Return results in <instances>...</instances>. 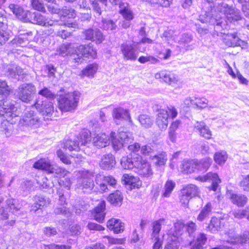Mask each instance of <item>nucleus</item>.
<instances>
[{
  "mask_svg": "<svg viewBox=\"0 0 249 249\" xmlns=\"http://www.w3.org/2000/svg\"><path fill=\"white\" fill-rule=\"evenodd\" d=\"M12 90L5 81L0 80V95L6 97L10 94Z\"/></svg>",
  "mask_w": 249,
  "mask_h": 249,
  "instance_id": "obj_51",
  "label": "nucleus"
},
{
  "mask_svg": "<svg viewBox=\"0 0 249 249\" xmlns=\"http://www.w3.org/2000/svg\"><path fill=\"white\" fill-rule=\"evenodd\" d=\"M116 161L114 156L107 154L103 156L100 162V167L103 169L109 170L114 166Z\"/></svg>",
  "mask_w": 249,
  "mask_h": 249,
  "instance_id": "obj_26",
  "label": "nucleus"
},
{
  "mask_svg": "<svg viewBox=\"0 0 249 249\" xmlns=\"http://www.w3.org/2000/svg\"><path fill=\"white\" fill-rule=\"evenodd\" d=\"M197 160H184L181 165V172L184 174H191L195 172L197 168Z\"/></svg>",
  "mask_w": 249,
  "mask_h": 249,
  "instance_id": "obj_28",
  "label": "nucleus"
},
{
  "mask_svg": "<svg viewBox=\"0 0 249 249\" xmlns=\"http://www.w3.org/2000/svg\"><path fill=\"white\" fill-rule=\"evenodd\" d=\"M97 69L98 65L96 64H89L81 71L80 75L81 76L93 77Z\"/></svg>",
  "mask_w": 249,
  "mask_h": 249,
  "instance_id": "obj_39",
  "label": "nucleus"
},
{
  "mask_svg": "<svg viewBox=\"0 0 249 249\" xmlns=\"http://www.w3.org/2000/svg\"><path fill=\"white\" fill-rule=\"evenodd\" d=\"M107 228L114 231L115 233H119L123 232L124 229V224L120 220L111 218L107 222Z\"/></svg>",
  "mask_w": 249,
  "mask_h": 249,
  "instance_id": "obj_24",
  "label": "nucleus"
},
{
  "mask_svg": "<svg viewBox=\"0 0 249 249\" xmlns=\"http://www.w3.org/2000/svg\"><path fill=\"white\" fill-rule=\"evenodd\" d=\"M118 138L126 145L129 142H131L132 140L129 136V134L125 132H120Z\"/></svg>",
  "mask_w": 249,
  "mask_h": 249,
  "instance_id": "obj_64",
  "label": "nucleus"
},
{
  "mask_svg": "<svg viewBox=\"0 0 249 249\" xmlns=\"http://www.w3.org/2000/svg\"><path fill=\"white\" fill-rule=\"evenodd\" d=\"M164 219L161 218L152 223V232L151 236L153 238L156 239L159 238V234L161 230V225L164 223Z\"/></svg>",
  "mask_w": 249,
  "mask_h": 249,
  "instance_id": "obj_40",
  "label": "nucleus"
},
{
  "mask_svg": "<svg viewBox=\"0 0 249 249\" xmlns=\"http://www.w3.org/2000/svg\"><path fill=\"white\" fill-rule=\"evenodd\" d=\"M115 132H111L110 133V137L111 138L112 146L115 151H117L121 149L123 147L125 146L126 144L118 138L115 137Z\"/></svg>",
  "mask_w": 249,
  "mask_h": 249,
  "instance_id": "obj_47",
  "label": "nucleus"
},
{
  "mask_svg": "<svg viewBox=\"0 0 249 249\" xmlns=\"http://www.w3.org/2000/svg\"><path fill=\"white\" fill-rule=\"evenodd\" d=\"M175 186L176 184L174 182L171 180H168L164 185V192L162 194V196L165 197H169Z\"/></svg>",
  "mask_w": 249,
  "mask_h": 249,
  "instance_id": "obj_50",
  "label": "nucleus"
},
{
  "mask_svg": "<svg viewBox=\"0 0 249 249\" xmlns=\"http://www.w3.org/2000/svg\"><path fill=\"white\" fill-rule=\"evenodd\" d=\"M139 121L141 124L145 127H150L153 124L151 118L145 114L140 115L139 117Z\"/></svg>",
  "mask_w": 249,
  "mask_h": 249,
  "instance_id": "obj_57",
  "label": "nucleus"
},
{
  "mask_svg": "<svg viewBox=\"0 0 249 249\" xmlns=\"http://www.w3.org/2000/svg\"><path fill=\"white\" fill-rule=\"evenodd\" d=\"M196 230V226L193 222H189L186 226L185 234H188L191 238L195 237V233Z\"/></svg>",
  "mask_w": 249,
  "mask_h": 249,
  "instance_id": "obj_54",
  "label": "nucleus"
},
{
  "mask_svg": "<svg viewBox=\"0 0 249 249\" xmlns=\"http://www.w3.org/2000/svg\"><path fill=\"white\" fill-rule=\"evenodd\" d=\"M155 77L156 79L162 80L172 86H175L178 81V78L177 75L167 71H161L156 73Z\"/></svg>",
  "mask_w": 249,
  "mask_h": 249,
  "instance_id": "obj_10",
  "label": "nucleus"
},
{
  "mask_svg": "<svg viewBox=\"0 0 249 249\" xmlns=\"http://www.w3.org/2000/svg\"><path fill=\"white\" fill-rule=\"evenodd\" d=\"M8 75L13 78L19 80V76L23 74V70L19 67L12 65L7 69Z\"/></svg>",
  "mask_w": 249,
  "mask_h": 249,
  "instance_id": "obj_36",
  "label": "nucleus"
},
{
  "mask_svg": "<svg viewBox=\"0 0 249 249\" xmlns=\"http://www.w3.org/2000/svg\"><path fill=\"white\" fill-rule=\"evenodd\" d=\"M212 162L210 158L202 159L200 161L197 160V168L196 170L205 172L207 170Z\"/></svg>",
  "mask_w": 249,
  "mask_h": 249,
  "instance_id": "obj_43",
  "label": "nucleus"
},
{
  "mask_svg": "<svg viewBox=\"0 0 249 249\" xmlns=\"http://www.w3.org/2000/svg\"><path fill=\"white\" fill-rule=\"evenodd\" d=\"M174 229L170 230L167 234L168 236L176 237L178 239L179 237L181 238V236H183V233L185 228V224L182 221L178 220L174 224Z\"/></svg>",
  "mask_w": 249,
  "mask_h": 249,
  "instance_id": "obj_18",
  "label": "nucleus"
},
{
  "mask_svg": "<svg viewBox=\"0 0 249 249\" xmlns=\"http://www.w3.org/2000/svg\"><path fill=\"white\" fill-rule=\"evenodd\" d=\"M116 22L117 20L103 18L102 20L103 28L106 31L116 30L117 28Z\"/></svg>",
  "mask_w": 249,
  "mask_h": 249,
  "instance_id": "obj_41",
  "label": "nucleus"
},
{
  "mask_svg": "<svg viewBox=\"0 0 249 249\" xmlns=\"http://www.w3.org/2000/svg\"><path fill=\"white\" fill-rule=\"evenodd\" d=\"M83 33L86 39L95 41L97 44L101 43L104 39L102 33L97 28L86 30Z\"/></svg>",
  "mask_w": 249,
  "mask_h": 249,
  "instance_id": "obj_13",
  "label": "nucleus"
},
{
  "mask_svg": "<svg viewBox=\"0 0 249 249\" xmlns=\"http://www.w3.org/2000/svg\"><path fill=\"white\" fill-rule=\"evenodd\" d=\"M112 114L114 118L117 120H128L130 119V115L128 111L122 107L114 109Z\"/></svg>",
  "mask_w": 249,
  "mask_h": 249,
  "instance_id": "obj_34",
  "label": "nucleus"
},
{
  "mask_svg": "<svg viewBox=\"0 0 249 249\" xmlns=\"http://www.w3.org/2000/svg\"><path fill=\"white\" fill-rule=\"evenodd\" d=\"M17 110V107L14 105H9L7 101L3 102V106L0 109V116H3L6 119L2 121L0 124V133L5 137H9L13 134L14 126L9 122L11 119L18 116L16 112Z\"/></svg>",
  "mask_w": 249,
  "mask_h": 249,
  "instance_id": "obj_1",
  "label": "nucleus"
},
{
  "mask_svg": "<svg viewBox=\"0 0 249 249\" xmlns=\"http://www.w3.org/2000/svg\"><path fill=\"white\" fill-rule=\"evenodd\" d=\"M34 204L31 206V211L36 212L38 210L49 205L51 201L49 198L45 197L41 195H36L33 197Z\"/></svg>",
  "mask_w": 249,
  "mask_h": 249,
  "instance_id": "obj_19",
  "label": "nucleus"
},
{
  "mask_svg": "<svg viewBox=\"0 0 249 249\" xmlns=\"http://www.w3.org/2000/svg\"><path fill=\"white\" fill-rule=\"evenodd\" d=\"M45 17L38 12L32 13L29 11L27 20L25 22H29L34 24L43 26L45 24Z\"/></svg>",
  "mask_w": 249,
  "mask_h": 249,
  "instance_id": "obj_27",
  "label": "nucleus"
},
{
  "mask_svg": "<svg viewBox=\"0 0 249 249\" xmlns=\"http://www.w3.org/2000/svg\"><path fill=\"white\" fill-rule=\"evenodd\" d=\"M92 142L94 146L98 148H103L109 145L110 138L104 133L98 134L92 138Z\"/></svg>",
  "mask_w": 249,
  "mask_h": 249,
  "instance_id": "obj_20",
  "label": "nucleus"
},
{
  "mask_svg": "<svg viewBox=\"0 0 249 249\" xmlns=\"http://www.w3.org/2000/svg\"><path fill=\"white\" fill-rule=\"evenodd\" d=\"M135 171L140 176L144 178H149L153 174V171L150 164L145 160H143L141 156V159L136 163V167Z\"/></svg>",
  "mask_w": 249,
  "mask_h": 249,
  "instance_id": "obj_9",
  "label": "nucleus"
},
{
  "mask_svg": "<svg viewBox=\"0 0 249 249\" xmlns=\"http://www.w3.org/2000/svg\"><path fill=\"white\" fill-rule=\"evenodd\" d=\"M53 213L55 214H62L67 217L70 216L71 214L69 208H67L65 206L54 207Z\"/></svg>",
  "mask_w": 249,
  "mask_h": 249,
  "instance_id": "obj_55",
  "label": "nucleus"
},
{
  "mask_svg": "<svg viewBox=\"0 0 249 249\" xmlns=\"http://www.w3.org/2000/svg\"><path fill=\"white\" fill-rule=\"evenodd\" d=\"M52 164L50 160L46 159H41L34 164L33 167L36 169L44 170L49 172Z\"/></svg>",
  "mask_w": 249,
  "mask_h": 249,
  "instance_id": "obj_38",
  "label": "nucleus"
},
{
  "mask_svg": "<svg viewBox=\"0 0 249 249\" xmlns=\"http://www.w3.org/2000/svg\"><path fill=\"white\" fill-rule=\"evenodd\" d=\"M6 206L13 213L18 212L19 209L18 205L16 204V201L13 199H7L6 201Z\"/></svg>",
  "mask_w": 249,
  "mask_h": 249,
  "instance_id": "obj_61",
  "label": "nucleus"
},
{
  "mask_svg": "<svg viewBox=\"0 0 249 249\" xmlns=\"http://www.w3.org/2000/svg\"><path fill=\"white\" fill-rule=\"evenodd\" d=\"M232 203L238 207L244 206L247 202L248 197L243 194H232L230 196Z\"/></svg>",
  "mask_w": 249,
  "mask_h": 249,
  "instance_id": "obj_32",
  "label": "nucleus"
},
{
  "mask_svg": "<svg viewBox=\"0 0 249 249\" xmlns=\"http://www.w3.org/2000/svg\"><path fill=\"white\" fill-rule=\"evenodd\" d=\"M240 185L244 191L249 192V174L244 176L240 182Z\"/></svg>",
  "mask_w": 249,
  "mask_h": 249,
  "instance_id": "obj_63",
  "label": "nucleus"
},
{
  "mask_svg": "<svg viewBox=\"0 0 249 249\" xmlns=\"http://www.w3.org/2000/svg\"><path fill=\"white\" fill-rule=\"evenodd\" d=\"M181 49L185 51H192L196 47L193 36L191 34L184 33L180 35L178 41Z\"/></svg>",
  "mask_w": 249,
  "mask_h": 249,
  "instance_id": "obj_8",
  "label": "nucleus"
},
{
  "mask_svg": "<svg viewBox=\"0 0 249 249\" xmlns=\"http://www.w3.org/2000/svg\"><path fill=\"white\" fill-rule=\"evenodd\" d=\"M138 61L141 63H145L146 62H150L151 64H156L159 62V60L153 56L147 55L140 56Z\"/></svg>",
  "mask_w": 249,
  "mask_h": 249,
  "instance_id": "obj_60",
  "label": "nucleus"
},
{
  "mask_svg": "<svg viewBox=\"0 0 249 249\" xmlns=\"http://www.w3.org/2000/svg\"><path fill=\"white\" fill-rule=\"evenodd\" d=\"M58 13L64 17H68V18H73L75 16V10L71 8L64 7L61 9H58Z\"/></svg>",
  "mask_w": 249,
  "mask_h": 249,
  "instance_id": "obj_52",
  "label": "nucleus"
},
{
  "mask_svg": "<svg viewBox=\"0 0 249 249\" xmlns=\"http://www.w3.org/2000/svg\"><path fill=\"white\" fill-rule=\"evenodd\" d=\"M26 35L28 36H31L33 35V33L31 31H29L26 33L21 34L20 35L23 36L15 38L12 41V43L17 45L22 46L25 42L28 41V39L24 36Z\"/></svg>",
  "mask_w": 249,
  "mask_h": 249,
  "instance_id": "obj_48",
  "label": "nucleus"
},
{
  "mask_svg": "<svg viewBox=\"0 0 249 249\" xmlns=\"http://www.w3.org/2000/svg\"><path fill=\"white\" fill-rule=\"evenodd\" d=\"M150 159L155 166H163L167 160V155L165 152H161L157 154L155 153Z\"/></svg>",
  "mask_w": 249,
  "mask_h": 249,
  "instance_id": "obj_30",
  "label": "nucleus"
},
{
  "mask_svg": "<svg viewBox=\"0 0 249 249\" xmlns=\"http://www.w3.org/2000/svg\"><path fill=\"white\" fill-rule=\"evenodd\" d=\"M119 13L125 19L131 20L134 18L133 14L127 3L120 4Z\"/></svg>",
  "mask_w": 249,
  "mask_h": 249,
  "instance_id": "obj_35",
  "label": "nucleus"
},
{
  "mask_svg": "<svg viewBox=\"0 0 249 249\" xmlns=\"http://www.w3.org/2000/svg\"><path fill=\"white\" fill-rule=\"evenodd\" d=\"M196 179L201 182H212V189L214 191L217 190L219 187L218 184L221 182L218 175L212 172H209L203 176H199L196 178Z\"/></svg>",
  "mask_w": 249,
  "mask_h": 249,
  "instance_id": "obj_14",
  "label": "nucleus"
},
{
  "mask_svg": "<svg viewBox=\"0 0 249 249\" xmlns=\"http://www.w3.org/2000/svg\"><path fill=\"white\" fill-rule=\"evenodd\" d=\"M36 93V88L33 84L24 83L18 87L16 96L22 102L30 103L33 100Z\"/></svg>",
  "mask_w": 249,
  "mask_h": 249,
  "instance_id": "obj_4",
  "label": "nucleus"
},
{
  "mask_svg": "<svg viewBox=\"0 0 249 249\" xmlns=\"http://www.w3.org/2000/svg\"><path fill=\"white\" fill-rule=\"evenodd\" d=\"M80 141L81 145H86L90 142V133L88 130H85L81 132L80 134Z\"/></svg>",
  "mask_w": 249,
  "mask_h": 249,
  "instance_id": "obj_56",
  "label": "nucleus"
},
{
  "mask_svg": "<svg viewBox=\"0 0 249 249\" xmlns=\"http://www.w3.org/2000/svg\"><path fill=\"white\" fill-rule=\"evenodd\" d=\"M167 240V242L164 249H178L179 246L178 239H177L176 237L168 236Z\"/></svg>",
  "mask_w": 249,
  "mask_h": 249,
  "instance_id": "obj_45",
  "label": "nucleus"
},
{
  "mask_svg": "<svg viewBox=\"0 0 249 249\" xmlns=\"http://www.w3.org/2000/svg\"><path fill=\"white\" fill-rule=\"evenodd\" d=\"M106 208V202L105 201H101L98 205L94 209V217L96 221L99 223H103L106 215L105 212Z\"/></svg>",
  "mask_w": 249,
  "mask_h": 249,
  "instance_id": "obj_25",
  "label": "nucleus"
},
{
  "mask_svg": "<svg viewBox=\"0 0 249 249\" xmlns=\"http://www.w3.org/2000/svg\"><path fill=\"white\" fill-rule=\"evenodd\" d=\"M194 129L197 132L201 137L206 139H210L212 133L209 127L206 125L203 121H196L194 124Z\"/></svg>",
  "mask_w": 249,
  "mask_h": 249,
  "instance_id": "obj_17",
  "label": "nucleus"
},
{
  "mask_svg": "<svg viewBox=\"0 0 249 249\" xmlns=\"http://www.w3.org/2000/svg\"><path fill=\"white\" fill-rule=\"evenodd\" d=\"M121 51L123 54L124 58L127 60H135L138 56L136 50L131 44H122L121 46Z\"/></svg>",
  "mask_w": 249,
  "mask_h": 249,
  "instance_id": "obj_16",
  "label": "nucleus"
},
{
  "mask_svg": "<svg viewBox=\"0 0 249 249\" xmlns=\"http://www.w3.org/2000/svg\"><path fill=\"white\" fill-rule=\"evenodd\" d=\"M224 219L213 217L207 228L211 232L214 233L220 230L224 226Z\"/></svg>",
  "mask_w": 249,
  "mask_h": 249,
  "instance_id": "obj_29",
  "label": "nucleus"
},
{
  "mask_svg": "<svg viewBox=\"0 0 249 249\" xmlns=\"http://www.w3.org/2000/svg\"><path fill=\"white\" fill-rule=\"evenodd\" d=\"M139 159H141V156L140 155L130 154L123 157L120 161L121 166L124 169H135L136 163Z\"/></svg>",
  "mask_w": 249,
  "mask_h": 249,
  "instance_id": "obj_12",
  "label": "nucleus"
},
{
  "mask_svg": "<svg viewBox=\"0 0 249 249\" xmlns=\"http://www.w3.org/2000/svg\"><path fill=\"white\" fill-rule=\"evenodd\" d=\"M207 241L206 234L204 233H199L193 238V240L190 242L191 249H203Z\"/></svg>",
  "mask_w": 249,
  "mask_h": 249,
  "instance_id": "obj_21",
  "label": "nucleus"
},
{
  "mask_svg": "<svg viewBox=\"0 0 249 249\" xmlns=\"http://www.w3.org/2000/svg\"><path fill=\"white\" fill-rule=\"evenodd\" d=\"M75 53H76L73 55V59L77 63H81L83 57H95L96 54V51L89 45H80L76 48Z\"/></svg>",
  "mask_w": 249,
  "mask_h": 249,
  "instance_id": "obj_5",
  "label": "nucleus"
},
{
  "mask_svg": "<svg viewBox=\"0 0 249 249\" xmlns=\"http://www.w3.org/2000/svg\"><path fill=\"white\" fill-rule=\"evenodd\" d=\"M77 187L85 193H90L94 188V183L92 178L88 175H83L77 181Z\"/></svg>",
  "mask_w": 249,
  "mask_h": 249,
  "instance_id": "obj_11",
  "label": "nucleus"
},
{
  "mask_svg": "<svg viewBox=\"0 0 249 249\" xmlns=\"http://www.w3.org/2000/svg\"><path fill=\"white\" fill-rule=\"evenodd\" d=\"M99 178H100L101 181L104 179V181L106 182L110 186H113L116 184V180L115 179L111 176L104 177L103 175H97L96 178V184L99 183Z\"/></svg>",
  "mask_w": 249,
  "mask_h": 249,
  "instance_id": "obj_53",
  "label": "nucleus"
},
{
  "mask_svg": "<svg viewBox=\"0 0 249 249\" xmlns=\"http://www.w3.org/2000/svg\"><path fill=\"white\" fill-rule=\"evenodd\" d=\"M78 137H74L73 139H69L64 142V148L69 151H78L79 149V142Z\"/></svg>",
  "mask_w": 249,
  "mask_h": 249,
  "instance_id": "obj_33",
  "label": "nucleus"
},
{
  "mask_svg": "<svg viewBox=\"0 0 249 249\" xmlns=\"http://www.w3.org/2000/svg\"><path fill=\"white\" fill-rule=\"evenodd\" d=\"M168 113L166 110H160L158 113L156 119V124L160 130L165 129L168 124Z\"/></svg>",
  "mask_w": 249,
  "mask_h": 249,
  "instance_id": "obj_23",
  "label": "nucleus"
},
{
  "mask_svg": "<svg viewBox=\"0 0 249 249\" xmlns=\"http://www.w3.org/2000/svg\"><path fill=\"white\" fill-rule=\"evenodd\" d=\"M80 93L78 91L60 95L58 99V107L63 112L75 110L79 102Z\"/></svg>",
  "mask_w": 249,
  "mask_h": 249,
  "instance_id": "obj_3",
  "label": "nucleus"
},
{
  "mask_svg": "<svg viewBox=\"0 0 249 249\" xmlns=\"http://www.w3.org/2000/svg\"><path fill=\"white\" fill-rule=\"evenodd\" d=\"M226 17L230 22L238 21L242 18L239 10L233 7Z\"/></svg>",
  "mask_w": 249,
  "mask_h": 249,
  "instance_id": "obj_44",
  "label": "nucleus"
},
{
  "mask_svg": "<svg viewBox=\"0 0 249 249\" xmlns=\"http://www.w3.org/2000/svg\"><path fill=\"white\" fill-rule=\"evenodd\" d=\"M212 210V204L208 203L201 210L198 214L197 220L199 221H203L210 215Z\"/></svg>",
  "mask_w": 249,
  "mask_h": 249,
  "instance_id": "obj_42",
  "label": "nucleus"
},
{
  "mask_svg": "<svg viewBox=\"0 0 249 249\" xmlns=\"http://www.w3.org/2000/svg\"><path fill=\"white\" fill-rule=\"evenodd\" d=\"M40 119L37 113L34 110H30L25 113L20 120V124L23 125L37 127L40 124Z\"/></svg>",
  "mask_w": 249,
  "mask_h": 249,
  "instance_id": "obj_6",
  "label": "nucleus"
},
{
  "mask_svg": "<svg viewBox=\"0 0 249 249\" xmlns=\"http://www.w3.org/2000/svg\"><path fill=\"white\" fill-rule=\"evenodd\" d=\"M155 153L154 146L151 144L142 145L140 151L141 154L145 156H149L150 159Z\"/></svg>",
  "mask_w": 249,
  "mask_h": 249,
  "instance_id": "obj_49",
  "label": "nucleus"
},
{
  "mask_svg": "<svg viewBox=\"0 0 249 249\" xmlns=\"http://www.w3.org/2000/svg\"><path fill=\"white\" fill-rule=\"evenodd\" d=\"M232 7V5H231L229 3L222 2L218 5L217 10L227 16Z\"/></svg>",
  "mask_w": 249,
  "mask_h": 249,
  "instance_id": "obj_59",
  "label": "nucleus"
},
{
  "mask_svg": "<svg viewBox=\"0 0 249 249\" xmlns=\"http://www.w3.org/2000/svg\"><path fill=\"white\" fill-rule=\"evenodd\" d=\"M107 200L112 205L120 206L122 204L123 196L122 193L120 191L117 190L109 195Z\"/></svg>",
  "mask_w": 249,
  "mask_h": 249,
  "instance_id": "obj_31",
  "label": "nucleus"
},
{
  "mask_svg": "<svg viewBox=\"0 0 249 249\" xmlns=\"http://www.w3.org/2000/svg\"><path fill=\"white\" fill-rule=\"evenodd\" d=\"M216 25L214 27V31L218 34H223V40L224 43L228 47H234L240 46L242 48L247 47V43L240 39L237 36V33L234 31H229L227 32H220L223 30V25L225 24L223 21L215 20Z\"/></svg>",
  "mask_w": 249,
  "mask_h": 249,
  "instance_id": "obj_2",
  "label": "nucleus"
},
{
  "mask_svg": "<svg viewBox=\"0 0 249 249\" xmlns=\"http://www.w3.org/2000/svg\"><path fill=\"white\" fill-rule=\"evenodd\" d=\"M225 235L227 236V242L232 245L243 244L248 241L249 232H245L242 235H238L235 231L230 229L226 231Z\"/></svg>",
  "mask_w": 249,
  "mask_h": 249,
  "instance_id": "obj_7",
  "label": "nucleus"
},
{
  "mask_svg": "<svg viewBox=\"0 0 249 249\" xmlns=\"http://www.w3.org/2000/svg\"><path fill=\"white\" fill-rule=\"evenodd\" d=\"M36 107L43 116L51 117L53 113V104L48 100L42 101L40 103L37 102L36 104Z\"/></svg>",
  "mask_w": 249,
  "mask_h": 249,
  "instance_id": "obj_15",
  "label": "nucleus"
},
{
  "mask_svg": "<svg viewBox=\"0 0 249 249\" xmlns=\"http://www.w3.org/2000/svg\"><path fill=\"white\" fill-rule=\"evenodd\" d=\"M49 172L54 173L61 176L66 175L67 171L62 168L52 165Z\"/></svg>",
  "mask_w": 249,
  "mask_h": 249,
  "instance_id": "obj_62",
  "label": "nucleus"
},
{
  "mask_svg": "<svg viewBox=\"0 0 249 249\" xmlns=\"http://www.w3.org/2000/svg\"><path fill=\"white\" fill-rule=\"evenodd\" d=\"M199 190L196 186L194 184H189L184 187L181 192L182 194L189 196L191 198L197 196Z\"/></svg>",
  "mask_w": 249,
  "mask_h": 249,
  "instance_id": "obj_37",
  "label": "nucleus"
},
{
  "mask_svg": "<svg viewBox=\"0 0 249 249\" xmlns=\"http://www.w3.org/2000/svg\"><path fill=\"white\" fill-rule=\"evenodd\" d=\"M9 8L18 19L24 22L27 20L29 11L24 10L21 6L16 4H10Z\"/></svg>",
  "mask_w": 249,
  "mask_h": 249,
  "instance_id": "obj_22",
  "label": "nucleus"
},
{
  "mask_svg": "<svg viewBox=\"0 0 249 249\" xmlns=\"http://www.w3.org/2000/svg\"><path fill=\"white\" fill-rule=\"evenodd\" d=\"M73 49L72 47L71 44H63L62 45L58 51H57L58 53L62 56H65L70 54H73Z\"/></svg>",
  "mask_w": 249,
  "mask_h": 249,
  "instance_id": "obj_46",
  "label": "nucleus"
},
{
  "mask_svg": "<svg viewBox=\"0 0 249 249\" xmlns=\"http://www.w3.org/2000/svg\"><path fill=\"white\" fill-rule=\"evenodd\" d=\"M227 159V155L225 152H217L214 154V160L216 163L222 164L225 163Z\"/></svg>",
  "mask_w": 249,
  "mask_h": 249,
  "instance_id": "obj_58",
  "label": "nucleus"
}]
</instances>
